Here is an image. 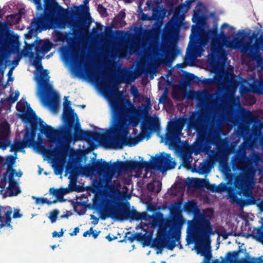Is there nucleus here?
<instances>
[{
  "label": "nucleus",
  "instance_id": "1",
  "mask_svg": "<svg viewBox=\"0 0 263 263\" xmlns=\"http://www.w3.org/2000/svg\"><path fill=\"white\" fill-rule=\"evenodd\" d=\"M176 165L175 160L171 157L170 155L162 153L152 157L149 162L127 161L110 165L101 159L91 166L76 167L74 171L78 174L82 173L88 175L96 172L97 177L95 182L97 186L115 195L119 192L120 186V182L117 179H126L129 176L128 170L145 168L163 172L174 168Z\"/></svg>",
  "mask_w": 263,
  "mask_h": 263
},
{
  "label": "nucleus",
  "instance_id": "2",
  "mask_svg": "<svg viewBox=\"0 0 263 263\" xmlns=\"http://www.w3.org/2000/svg\"><path fill=\"white\" fill-rule=\"evenodd\" d=\"M25 44L22 54L33 59L32 64L36 69L34 72V80L38 85L36 95L45 107L52 113L57 114L60 108V95L49 82V72L44 70L41 65L42 58L50 50L52 44L49 41L37 40L32 44L25 42Z\"/></svg>",
  "mask_w": 263,
  "mask_h": 263
},
{
  "label": "nucleus",
  "instance_id": "3",
  "mask_svg": "<svg viewBox=\"0 0 263 263\" xmlns=\"http://www.w3.org/2000/svg\"><path fill=\"white\" fill-rule=\"evenodd\" d=\"M107 97L111 105L112 111L115 113V106H117L118 109L120 110V112L123 113V117L128 119H123L124 121L123 124L124 125V133L125 136L122 134V132H119L117 134V137L124 136L125 140L121 144V148L124 145L130 146H134L141 141L148 133V130L158 131L160 129V122L158 118L154 117H148L144 119L142 126L141 132L136 137H127L128 134V126L132 125L133 127L137 126L139 123L142 118V110L140 107H137L129 99L123 100L120 98V95L118 91V88L116 86H112L111 90L107 93Z\"/></svg>",
  "mask_w": 263,
  "mask_h": 263
},
{
  "label": "nucleus",
  "instance_id": "4",
  "mask_svg": "<svg viewBox=\"0 0 263 263\" xmlns=\"http://www.w3.org/2000/svg\"><path fill=\"white\" fill-rule=\"evenodd\" d=\"M117 106H115V113L112 111L113 116L115 120V125L114 127L108 132L105 134H100L96 132L87 131L85 132L80 128V124L79 122H77L75 124L73 137L74 141L88 140L90 138L95 141L100 142L104 147L109 148L120 149L121 144L125 140L124 136L117 137V134L120 132H122V134L125 136L124 133V125L123 122L126 118L123 117V113L121 112L120 110L118 109Z\"/></svg>",
  "mask_w": 263,
  "mask_h": 263
},
{
  "label": "nucleus",
  "instance_id": "5",
  "mask_svg": "<svg viewBox=\"0 0 263 263\" xmlns=\"http://www.w3.org/2000/svg\"><path fill=\"white\" fill-rule=\"evenodd\" d=\"M170 213L172 215L171 219L163 217L162 213H158L155 216H150L146 212L139 213L136 210H130L128 208L127 219L133 220H141L140 223L136 229L147 230L149 228L158 230H181L184 223L181 211L175 204L170 209Z\"/></svg>",
  "mask_w": 263,
  "mask_h": 263
},
{
  "label": "nucleus",
  "instance_id": "6",
  "mask_svg": "<svg viewBox=\"0 0 263 263\" xmlns=\"http://www.w3.org/2000/svg\"><path fill=\"white\" fill-rule=\"evenodd\" d=\"M72 140L71 129L67 127H62L59 130L57 140L62 145L59 148H55L52 150H47L45 146H39L40 151L45 154L48 159H52L54 163L59 167H61L66 161L68 153L69 145Z\"/></svg>",
  "mask_w": 263,
  "mask_h": 263
},
{
  "label": "nucleus",
  "instance_id": "7",
  "mask_svg": "<svg viewBox=\"0 0 263 263\" xmlns=\"http://www.w3.org/2000/svg\"><path fill=\"white\" fill-rule=\"evenodd\" d=\"M213 81L220 86L226 92V96L228 97L229 102L234 104L235 98L234 95L238 87V82L234 75L229 73L227 71L222 70L217 73L214 80L205 79L203 80L202 84L208 87H211Z\"/></svg>",
  "mask_w": 263,
  "mask_h": 263
},
{
  "label": "nucleus",
  "instance_id": "8",
  "mask_svg": "<svg viewBox=\"0 0 263 263\" xmlns=\"http://www.w3.org/2000/svg\"><path fill=\"white\" fill-rule=\"evenodd\" d=\"M181 231H157L155 235V249L161 252L164 249L172 251L176 247L183 249Z\"/></svg>",
  "mask_w": 263,
  "mask_h": 263
},
{
  "label": "nucleus",
  "instance_id": "9",
  "mask_svg": "<svg viewBox=\"0 0 263 263\" xmlns=\"http://www.w3.org/2000/svg\"><path fill=\"white\" fill-rule=\"evenodd\" d=\"M221 260L216 259L211 263H263V256L251 257L247 252L243 244L239 246L237 250L227 252Z\"/></svg>",
  "mask_w": 263,
  "mask_h": 263
},
{
  "label": "nucleus",
  "instance_id": "10",
  "mask_svg": "<svg viewBox=\"0 0 263 263\" xmlns=\"http://www.w3.org/2000/svg\"><path fill=\"white\" fill-rule=\"evenodd\" d=\"M191 126L197 130L206 132L209 129V137L211 138V133L214 129L215 125V116H212L208 110V107L202 109L198 115H193L189 119Z\"/></svg>",
  "mask_w": 263,
  "mask_h": 263
},
{
  "label": "nucleus",
  "instance_id": "11",
  "mask_svg": "<svg viewBox=\"0 0 263 263\" xmlns=\"http://www.w3.org/2000/svg\"><path fill=\"white\" fill-rule=\"evenodd\" d=\"M186 246L194 244L195 249L197 253L201 256H204V259L201 263H210L212 257L211 253V239L207 236L193 234L191 235L190 233L186 236Z\"/></svg>",
  "mask_w": 263,
  "mask_h": 263
},
{
  "label": "nucleus",
  "instance_id": "12",
  "mask_svg": "<svg viewBox=\"0 0 263 263\" xmlns=\"http://www.w3.org/2000/svg\"><path fill=\"white\" fill-rule=\"evenodd\" d=\"M136 232L132 233L131 231H127L123 237L122 239H120L119 242H126L128 241L130 243L136 241L141 245L142 247H149L155 249V241L154 231H143Z\"/></svg>",
  "mask_w": 263,
  "mask_h": 263
},
{
  "label": "nucleus",
  "instance_id": "13",
  "mask_svg": "<svg viewBox=\"0 0 263 263\" xmlns=\"http://www.w3.org/2000/svg\"><path fill=\"white\" fill-rule=\"evenodd\" d=\"M186 233H190L191 235L198 234L208 237H210L209 235H214L217 233L219 236H222L223 239H227L230 235L242 236L247 238L252 237L263 245V231H252L251 234L246 233L244 231H229L228 233L227 231H186Z\"/></svg>",
  "mask_w": 263,
  "mask_h": 263
},
{
  "label": "nucleus",
  "instance_id": "14",
  "mask_svg": "<svg viewBox=\"0 0 263 263\" xmlns=\"http://www.w3.org/2000/svg\"><path fill=\"white\" fill-rule=\"evenodd\" d=\"M254 185L253 177L248 173H240L237 175L234 181V186L237 194L246 197H252V190Z\"/></svg>",
  "mask_w": 263,
  "mask_h": 263
},
{
  "label": "nucleus",
  "instance_id": "15",
  "mask_svg": "<svg viewBox=\"0 0 263 263\" xmlns=\"http://www.w3.org/2000/svg\"><path fill=\"white\" fill-rule=\"evenodd\" d=\"M14 172V169H9L0 180V193L4 196H15L20 192L18 183L13 178Z\"/></svg>",
  "mask_w": 263,
  "mask_h": 263
},
{
  "label": "nucleus",
  "instance_id": "16",
  "mask_svg": "<svg viewBox=\"0 0 263 263\" xmlns=\"http://www.w3.org/2000/svg\"><path fill=\"white\" fill-rule=\"evenodd\" d=\"M260 49L263 50V33L259 35L258 32H253L248 37V41L245 39V47L242 49V53L254 57Z\"/></svg>",
  "mask_w": 263,
  "mask_h": 263
},
{
  "label": "nucleus",
  "instance_id": "17",
  "mask_svg": "<svg viewBox=\"0 0 263 263\" xmlns=\"http://www.w3.org/2000/svg\"><path fill=\"white\" fill-rule=\"evenodd\" d=\"M187 121L185 118H180L170 122L167 126V132L165 138L171 142L179 140L181 136V132Z\"/></svg>",
  "mask_w": 263,
  "mask_h": 263
},
{
  "label": "nucleus",
  "instance_id": "18",
  "mask_svg": "<svg viewBox=\"0 0 263 263\" xmlns=\"http://www.w3.org/2000/svg\"><path fill=\"white\" fill-rule=\"evenodd\" d=\"M192 1L187 0L185 4H181L177 7L174 11V13L171 20L167 23V30L169 32H172L175 26L180 25L184 20L185 13L190 8Z\"/></svg>",
  "mask_w": 263,
  "mask_h": 263
},
{
  "label": "nucleus",
  "instance_id": "19",
  "mask_svg": "<svg viewBox=\"0 0 263 263\" xmlns=\"http://www.w3.org/2000/svg\"><path fill=\"white\" fill-rule=\"evenodd\" d=\"M196 99L199 103L206 104L208 105L213 106L214 105L218 106V108L223 109V113L228 117L233 114V108L231 105H227L222 103L218 105L217 101L212 98V95L207 90L197 91L196 94Z\"/></svg>",
  "mask_w": 263,
  "mask_h": 263
},
{
  "label": "nucleus",
  "instance_id": "20",
  "mask_svg": "<svg viewBox=\"0 0 263 263\" xmlns=\"http://www.w3.org/2000/svg\"><path fill=\"white\" fill-rule=\"evenodd\" d=\"M55 17V10L51 6L47 7L43 16L34 19L31 23L32 26L35 30L46 29L53 24Z\"/></svg>",
  "mask_w": 263,
  "mask_h": 263
},
{
  "label": "nucleus",
  "instance_id": "21",
  "mask_svg": "<svg viewBox=\"0 0 263 263\" xmlns=\"http://www.w3.org/2000/svg\"><path fill=\"white\" fill-rule=\"evenodd\" d=\"M210 218V216L206 217L203 214L199 215L195 220L189 222L187 230H212Z\"/></svg>",
  "mask_w": 263,
  "mask_h": 263
},
{
  "label": "nucleus",
  "instance_id": "22",
  "mask_svg": "<svg viewBox=\"0 0 263 263\" xmlns=\"http://www.w3.org/2000/svg\"><path fill=\"white\" fill-rule=\"evenodd\" d=\"M209 42L208 35L202 31L199 33V37L192 49L193 56L197 58L200 57L204 51V48Z\"/></svg>",
  "mask_w": 263,
  "mask_h": 263
},
{
  "label": "nucleus",
  "instance_id": "23",
  "mask_svg": "<svg viewBox=\"0 0 263 263\" xmlns=\"http://www.w3.org/2000/svg\"><path fill=\"white\" fill-rule=\"evenodd\" d=\"M163 52H166V54L164 57L163 54H161L160 57L159 53L158 51H154V65L157 67L160 66L163 63L167 64L170 62H172L175 57V49L173 47H168L166 49L163 50Z\"/></svg>",
  "mask_w": 263,
  "mask_h": 263
},
{
  "label": "nucleus",
  "instance_id": "24",
  "mask_svg": "<svg viewBox=\"0 0 263 263\" xmlns=\"http://www.w3.org/2000/svg\"><path fill=\"white\" fill-rule=\"evenodd\" d=\"M163 24L161 21L156 22L153 25V28L151 29L145 30L143 32V39L146 41H150L152 43H156L159 40L160 33V28Z\"/></svg>",
  "mask_w": 263,
  "mask_h": 263
},
{
  "label": "nucleus",
  "instance_id": "25",
  "mask_svg": "<svg viewBox=\"0 0 263 263\" xmlns=\"http://www.w3.org/2000/svg\"><path fill=\"white\" fill-rule=\"evenodd\" d=\"M231 39L230 36H227L222 31L220 32V39L223 45L233 49H239L242 52V49L245 47V38L240 40L234 38L233 41Z\"/></svg>",
  "mask_w": 263,
  "mask_h": 263
},
{
  "label": "nucleus",
  "instance_id": "26",
  "mask_svg": "<svg viewBox=\"0 0 263 263\" xmlns=\"http://www.w3.org/2000/svg\"><path fill=\"white\" fill-rule=\"evenodd\" d=\"M212 54L216 57L217 60H225L227 58V53L223 48V46L219 43V39L216 38L212 40L211 46Z\"/></svg>",
  "mask_w": 263,
  "mask_h": 263
},
{
  "label": "nucleus",
  "instance_id": "27",
  "mask_svg": "<svg viewBox=\"0 0 263 263\" xmlns=\"http://www.w3.org/2000/svg\"><path fill=\"white\" fill-rule=\"evenodd\" d=\"M44 122H40V130L46 136L48 141L51 142H54L58 139L59 130H54L51 126L45 125Z\"/></svg>",
  "mask_w": 263,
  "mask_h": 263
},
{
  "label": "nucleus",
  "instance_id": "28",
  "mask_svg": "<svg viewBox=\"0 0 263 263\" xmlns=\"http://www.w3.org/2000/svg\"><path fill=\"white\" fill-rule=\"evenodd\" d=\"M18 40L19 36L18 35H13L9 33L3 44H6L11 51L18 53L20 46Z\"/></svg>",
  "mask_w": 263,
  "mask_h": 263
},
{
  "label": "nucleus",
  "instance_id": "29",
  "mask_svg": "<svg viewBox=\"0 0 263 263\" xmlns=\"http://www.w3.org/2000/svg\"><path fill=\"white\" fill-rule=\"evenodd\" d=\"M110 211L116 218L120 220L127 219L128 208L125 205L122 204L117 208L114 207Z\"/></svg>",
  "mask_w": 263,
  "mask_h": 263
},
{
  "label": "nucleus",
  "instance_id": "30",
  "mask_svg": "<svg viewBox=\"0 0 263 263\" xmlns=\"http://www.w3.org/2000/svg\"><path fill=\"white\" fill-rule=\"evenodd\" d=\"M4 208L0 205V229L6 227L9 229H12L10 222L11 220V216L12 213L11 210H8L4 212L3 215H1V212Z\"/></svg>",
  "mask_w": 263,
  "mask_h": 263
},
{
  "label": "nucleus",
  "instance_id": "31",
  "mask_svg": "<svg viewBox=\"0 0 263 263\" xmlns=\"http://www.w3.org/2000/svg\"><path fill=\"white\" fill-rule=\"evenodd\" d=\"M118 79L120 82L130 84L134 82L136 78L128 70L122 69L119 72Z\"/></svg>",
  "mask_w": 263,
  "mask_h": 263
},
{
  "label": "nucleus",
  "instance_id": "32",
  "mask_svg": "<svg viewBox=\"0 0 263 263\" xmlns=\"http://www.w3.org/2000/svg\"><path fill=\"white\" fill-rule=\"evenodd\" d=\"M63 116L70 128H72L74 125H75L77 121L79 122L78 117L73 110L63 112Z\"/></svg>",
  "mask_w": 263,
  "mask_h": 263
},
{
  "label": "nucleus",
  "instance_id": "33",
  "mask_svg": "<svg viewBox=\"0 0 263 263\" xmlns=\"http://www.w3.org/2000/svg\"><path fill=\"white\" fill-rule=\"evenodd\" d=\"M35 136V134L33 130L30 132L28 129L26 130L23 141L26 146L34 145L35 144V142L34 141Z\"/></svg>",
  "mask_w": 263,
  "mask_h": 263
},
{
  "label": "nucleus",
  "instance_id": "34",
  "mask_svg": "<svg viewBox=\"0 0 263 263\" xmlns=\"http://www.w3.org/2000/svg\"><path fill=\"white\" fill-rule=\"evenodd\" d=\"M9 27L7 25L0 22V45L5 43V40L9 33Z\"/></svg>",
  "mask_w": 263,
  "mask_h": 263
},
{
  "label": "nucleus",
  "instance_id": "35",
  "mask_svg": "<svg viewBox=\"0 0 263 263\" xmlns=\"http://www.w3.org/2000/svg\"><path fill=\"white\" fill-rule=\"evenodd\" d=\"M192 153L189 149H185L182 152L181 157L184 166L190 167L193 158Z\"/></svg>",
  "mask_w": 263,
  "mask_h": 263
},
{
  "label": "nucleus",
  "instance_id": "36",
  "mask_svg": "<svg viewBox=\"0 0 263 263\" xmlns=\"http://www.w3.org/2000/svg\"><path fill=\"white\" fill-rule=\"evenodd\" d=\"M251 90L255 93L261 95L263 93V82L260 81H254L253 83L250 85Z\"/></svg>",
  "mask_w": 263,
  "mask_h": 263
},
{
  "label": "nucleus",
  "instance_id": "37",
  "mask_svg": "<svg viewBox=\"0 0 263 263\" xmlns=\"http://www.w3.org/2000/svg\"><path fill=\"white\" fill-rule=\"evenodd\" d=\"M68 192L69 191L67 189L62 188L58 190L51 188L49 190L50 193L55 196L59 200H61L63 198V196L68 193Z\"/></svg>",
  "mask_w": 263,
  "mask_h": 263
},
{
  "label": "nucleus",
  "instance_id": "38",
  "mask_svg": "<svg viewBox=\"0 0 263 263\" xmlns=\"http://www.w3.org/2000/svg\"><path fill=\"white\" fill-rule=\"evenodd\" d=\"M184 209L186 212L193 213L195 214H197L199 212L197 204L193 201H189L185 203L184 206Z\"/></svg>",
  "mask_w": 263,
  "mask_h": 263
},
{
  "label": "nucleus",
  "instance_id": "39",
  "mask_svg": "<svg viewBox=\"0 0 263 263\" xmlns=\"http://www.w3.org/2000/svg\"><path fill=\"white\" fill-rule=\"evenodd\" d=\"M147 190L155 193H159L161 190V183L159 181L154 180L147 185Z\"/></svg>",
  "mask_w": 263,
  "mask_h": 263
},
{
  "label": "nucleus",
  "instance_id": "40",
  "mask_svg": "<svg viewBox=\"0 0 263 263\" xmlns=\"http://www.w3.org/2000/svg\"><path fill=\"white\" fill-rule=\"evenodd\" d=\"M71 58L74 62L81 63L84 59V55H80L79 49H73L71 52Z\"/></svg>",
  "mask_w": 263,
  "mask_h": 263
},
{
  "label": "nucleus",
  "instance_id": "41",
  "mask_svg": "<svg viewBox=\"0 0 263 263\" xmlns=\"http://www.w3.org/2000/svg\"><path fill=\"white\" fill-rule=\"evenodd\" d=\"M140 39H134L130 44L129 50L130 52L135 53L138 51L139 48Z\"/></svg>",
  "mask_w": 263,
  "mask_h": 263
},
{
  "label": "nucleus",
  "instance_id": "42",
  "mask_svg": "<svg viewBox=\"0 0 263 263\" xmlns=\"http://www.w3.org/2000/svg\"><path fill=\"white\" fill-rule=\"evenodd\" d=\"M26 147L27 146L24 143L23 141H15L14 143L12 145H11L10 151H11V152L15 151V152L19 149H23Z\"/></svg>",
  "mask_w": 263,
  "mask_h": 263
},
{
  "label": "nucleus",
  "instance_id": "43",
  "mask_svg": "<svg viewBox=\"0 0 263 263\" xmlns=\"http://www.w3.org/2000/svg\"><path fill=\"white\" fill-rule=\"evenodd\" d=\"M151 17L153 18V20H157L158 21V22L161 21L163 22V17L160 16V11L158 8L153 9V14Z\"/></svg>",
  "mask_w": 263,
  "mask_h": 263
},
{
  "label": "nucleus",
  "instance_id": "44",
  "mask_svg": "<svg viewBox=\"0 0 263 263\" xmlns=\"http://www.w3.org/2000/svg\"><path fill=\"white\" fill-rule=\"evenodd\" d=\"M195 184L196 186L199 187H208L209 185L208 180L204 179H196L195 181Z\"/></svg>",
  "mask_w": 263,
  "mask_h": 263
},
{
  "label": "nucleus",
  "instance_id": "45",
  "mask_svg": "<svg viewBox=\"0 0 263 263\" xmlns=\"http://www.w3.org/2000/svg\"><path fill=\"white\" fill-rule=\"evenodd\" d=\"M123 234H120L118 233L117 235H114L111 233L108 234L106 236V238L109 241H111L113 240L119 239L118 241L119 242L120 239H123V237L124 236L123 235Z\"/></svg>",
  "mask_w": 263,
  "mask_h": 263
},
{
  "label": "nucleus",
  "instance_id": "46",
  "mask_svg": "<svg viewBox=\"0 0 263 263\" xmlns=\"http://www.w3.org/2000/svg\"><path fill=\"white\" fill-rule=\"evenodd\" d=\"M88 76L89 78L92 79L97 83H98L100 79L101 74L95 71L90 70L88 71Z\"/></svg>",
  "mask_w": 263,
  "mask_h": 263
},
{
  "label": "nucleus",
  "instance_id": "47",
  "mask_svg": "<svg viewBox=\"0 0 263 263\" xmlns=\"http://www.w3.org/2000/svg\"><path fill=\"white\" fill-rule=\"evenodd\" d=\"M254 59L256 61L257 66L260 67V70L263 71V58L261 57L259 52L255 55L254 57H251Z\"/></svg>",
  "mask_w": 263,
  "mask_h": 263
},
{
  "label": "nucleus",
  "instance_id": "48",
  "mask_svg": "<svg viewBox=\"0 0 263 263\" xmlns=\"http://www.w3.org/2000/svg\"><path fill=\"white\" fill-rule=\"evenodd\" d=\"M241 114L242 116L244 119H246L247 120H250L252 119L253 116L250 111L246 109L245 108H243L241 109Z\"/></svg>",
  "mask_w": 263,
  "mask_h": 263
},
{
  "label": "nucleus",
  "instance_id": "49",
  "mask_svg": "<svg viewBox=\"0 0 263 263\" xmlns=\"http://www.w3.org/2000/svg\"><path fill=\"white\" fill-rule=\"evenodd\" d=\"M64 102L63 103V112L66 111H71L73 110L71 107H70L71 102L67 100V97H64Z\"/></svg>",
  "mask_w": 263,
  "mask_h": 263
},
{
  "label": "nucleus",
  "instance_id": "50",
  "mask_svg": "<svg viewBox=\"0 0 263 263\" xmlns=\"http://www.w3.org/2000/svg\"><path fill=\"white\" fill-rule=\"evenodd\" d=\"M130 92L134 99H137L140 96L138 89L135 85L131 86Z\"/></svg>",
  "mask_w": 263,
  "mask_h": 263
},
{
  "label": "nucleus",
  "instance_id": "51",
  "mask_svg": "<svg viewBox=\"0 0 263 263\" xmlns=\"http://www.w3.org/2000/svg\"><path fill=\"white\" fill-rule=\"evenodd\" d=\"M228 194L229 198L233 202H237L238 200V198L232 190L229 189L228 191Z\"/></svg>",
  "mask_w": 263,
  "mask_h": 263
},
{
  "label": "nucleus",
  "instance_id": "52",
  "mask_svg": "<svg viewBox=\"0 0 263 263\" xmlns=\"http://www.w3.org/2000/svg\"><path fill=\"white\" fill-rule=\"evenodd\" d=\"M25 105H27V103L23 100H21L17 103L16 106V109L20 111H23L25 109Z\"/></svg>",
  "mask_w": 263,
  "mask_h": 263
},
{
  "label": "nucleus",
  "instance_id": "53",
  "mask_svg": "<svg viewBox=\"0 0 263 263\" xmlns=\"http://www.w3.org/2000/svg\"><path fill=\"white\" fill-rule=\"evenodd\" d=\"M214 134L212 138L211 141L216 144H218L221 142V138L216 130H214Z\"/></svg>",
  "mask_w": 263,
  "mask_h": 263
},
{
  "label": "nucleus",
  "instance_id": "54",
  "mask_svg": "<svg viewBox=\"0 0 263 263\" xmlns=\"http://www.w3.org/2000/svg\"><path fill=\"white\" fill-rule=\"evenodd\" d=\"M15 160V158L12 156H8L6 160V164L7 165V166L8 167V170L9 169H10V170L12 169V168H10V167L14 163Z\"/></svg>",
  "mask_w": 263,
  "mask_h": 263
},
{
  "label": "nucleus",
  "instance_id": "55",
  "mask_svg": "<svg viewBox=\"0 0 263 263\" xmlns=\"http://www.w3.org/2000/svg\"><path fill=\"white\" fill-rule=\"evenodd\" d=\"M58 214L59 211L57 210H54L50 212L49 218L52 222H54L56 221Z\"/></svg>",
  "mask_w": 263,
  "mask_h": 263
},
{
  "label": "nucleus",
  "instance_id": "56",
  "mask_svg": "<svg viewBox=\"0 0 263 263\" xmlns=\"http://www.w3.org/2000/svg\"><path fill=\"white\" fill-rule=\"evenodd\" d=\"M51 160V163H52V166L53 167H54L55 170V173L57 174V175H58V174H60L62 173V168H63V166L64 165V164H63L62 165V166L61 167H58L53 162V160L52 159H50Z\"/></svg>",
  "mask_w": 263,
  "mask_h": 263
},
{
  "label": "nucleus",
  "instance_id": "57",
  "mask_svg": "<svg viewBox=\"0 0 263 263\" xmlns=\"http://www.w3.org/2000/svg\"><path fill=\"white\" fill-rule=\"evenodd\" d=\"M199 168L202 173H209L210 171L209 166L205 163L200 164Z\"/></svg>",
  "mask_w": 263,
  "mask_h": 263
},
{
  "label": "nucleus",
  "instance_id": "58",
  "mask_svg": "<svg viewBox=\"0 0 263 263\" xmlns=\"http://www.w3.org/2000/svg\"><path fill=\"white\" fill-rule=\"evenodd\" d=\"M23 55V54H22L21 52L20 53H18L17 55V57L14 60L12 61V64L14 66V67L18 65V62Z\"/></svg>",
  "mask_w": 263,
  "mask_h": 263
},
{
  "label": "nucleus",
  "instance_id": "59",
  "mask_svg": "<svg viewBox=\"0 0 263 263\" xmlns=\"http://www.w3.org/2000/svg\"><path fill=\"white\" fill-rule=\"evenodd\" d=\"M10 145V141H6V142H2L0 141V148H2L3 149H5L7 148V147L9 146Z\"/></svg>",
  "mask_w": 263,
  "mask_h": 263
},
{
  "label": "nucleus",
  "instance_id": "60",
  "mask_svg": "<svg viewBox=\"0 0 263 263\" xmlns=\"http://www.w3.org/2000/svg\"><path fill=\"white\" fill-rule=\"evenodd\" d=\"M141 19L143 21H152L153 20V18L151 16H149L148 14H145L144 13H142L141 15Z\"/></svg>",
  "mask_w": 263,
  "mask_h": 263
},
{
  "label": "nucleus",
  "instance_id": "61",
  "mask_svg": "<svg viewBox=\"0 0 263 263\" xmlns=\"http://www.w3.org/2000/svg\"><path fill=\"white\" fill-rule=\"evenodd\" d=\"M45 202H47L45 198H35V203L37 204H44Z\"/></svg>",
  "mask_w": 263,
  "mask_h": 263
},
{
  "label": "nucleus",
  "instance_id": "62",
  "mask_svg": "<svg viewBox=\"0 0 263 263\" xmlns=\"http://www.w3.org/2000/svg\"><path fill=\"white\" fill-rule=\"evenodd\" d=\"M115 20L117 22V23L119 25L120 27H123L126 25V23L124 21V19H121L116 17Z\"/></svg>",
  "mask_w": 263,
  "mask_h": 263
},
{
  "label": "nucleus",
  "instance_id": "63",
  "mask_svg": "<svg viewBox=\"0 0 263 263\" xmlns=\"http://www.w3.org/2000/svg\"><path fill=\"white\" fill-rule=\"evenodd\" d=\"M65 231H53L52 233V237H60L63 235V234Z\"/></svg>",
  "mask_w": 263,
  "mask_h": 263
},
{
  "label": "nucleus",
  "instance_id": "64",
  "mask_svg": "<svg viewBox=\"0 0 263 263\" xmlns=\"http://www.w3.org/2000/svg\"><path fill=\"white\" fill-rule=\"evenodd\" d=\"M22 216V215L20 213V210L18 209H15L14 211L13 218H20Z\"/></svg>",
  "mask_w": 263,
  "mask_h": 263
}]
</instances>
